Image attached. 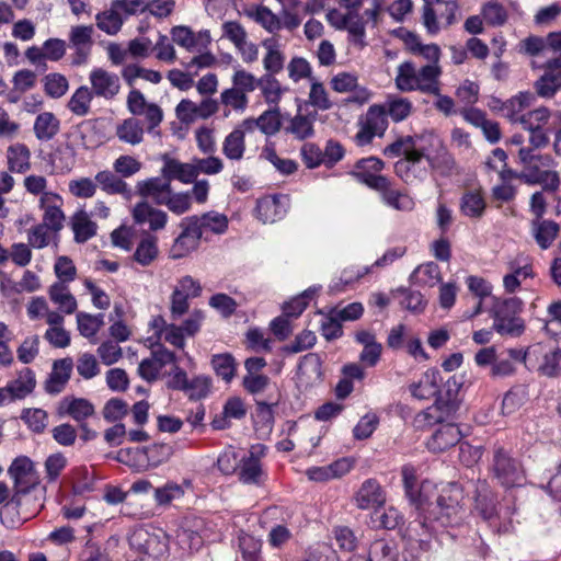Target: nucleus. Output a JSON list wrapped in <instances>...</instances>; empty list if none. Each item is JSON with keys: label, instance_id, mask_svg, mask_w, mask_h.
Instances as JSON below:
<instances>
[{"label": "nucleus", "instance_id": "f257e3e1", "mask_svg": "<svg viewBox=\"0 0 561 561\" xmlns=\"http://www.w3.org/2000/svg\"><path fill=\"white\" fill-rule=\"evenodd\" d=\"M405 495L415 510V518L409 525L411 539L425 542L438 527L458 525L462 518V507L459 504V490L456 485L444 489L438 495L434 485L423 481L417 485L416 468L404 465L401 469Z\"/></svg>", "mask_w": 561, "mask_h": 561}, {"label": "nucleus", "instance_id": "f03ea898", "mask_svg": "<svg viewBox=\"0 0 561 561\" xmlns=\"http://www.w3.org/2000/svg\"><path fill=\"white\" fill-rule=\"evenodd\" d=\"M524 302L518 297H492L489 314L493 319L492 329L502 336L519 337L526 330L524 319L519 316Z\"/></svg>", "mask_w": 561, "mask_h": 561}, {"label": "nucleus", "instance_id": "7ed1b4c3", "mask_svg": "<svg viewBox=\"0 0 561 561\" xmlns=\"http://www.w3.org/2000/svg\"><path fill=\"white\" fill-rule=\"evenodd\" d=\"M128 542L130 548L139 554L154 559L165 556L169 550V537L158 528H136L129 535Z\"/></svg>", "mask_w": 561, "mask_h": 561}, {"label": "nucleus", "instance_id": "20e7f679", "mask_svg": "<svg viewBox=\"0 0 561 561\" xmlns=\"http://www.w3.org/2000/svg\"><path fill=\"white\" fill-rule=\"evenodd\" d=\"M422 159H426L430 165L437 164L430 148L426 145L419 146L417 151H411L408 158L396 162V174L409 185L424 181L427 176V169L421 165Z\"/></svg>", "mask_w": 561, "mask_h": 561}, {"label": "nucleus", "instance_id": "39448f33", "mask_svg": "<svg viewBox=\"0 0 561 561\" xmlns=\"http://www.w3.org/2000/svg\"><path fill=\"white\" fill-rule=\"evenodd\" d=\"M491 470L493 478L504 488L522 485L525 479L520 462L502 447L494 449Z\"/></svg>", "mask_w": 561, "mask_h": 561}, {"label": "nucleus", "instance_id": "423d86ee", "mask_svg": "<svg viewBox=\"0 0 561 561\" xmlns=\"http://www.w3.org/2000/svg\"><path fill=\"white\" fill-rule=\"evenodd\" d=\"M266 454V447L262 444L251 446L247 456L241 457L237 471L238 479L247 485H264L267 473L263 468L261 458Z\"/></svg>", "mask_w": 561, "mask_h": 561}, {"label": "nucleus", "instance_id": "0eeeda50", "mask_svg": "<svg viewBox=\"0 0 561 561\" xmlns=\"http://www.w3.org/2000/svg\"><path fill=\"white\" fill-rule=\"evenodd\" d=\"M388 128V116L381 104L370 105L359 122V129L354 136L357 146L369 145L375 137H382Z\"/></svg>", "mask_w": 561, "mask_h": 561}, {"label": "nucleus", "instance_id": "6e6552de", "mask_svg": "<svg viewBox=\"0 0 561 561\" xmlns=\"http://www.w3.org/2000/svg\"><path fill=\"white\" fill-rule=\"evenodd\" d=\"M8 473L13 480V500L21 494L28 493L39 481L33 461L25 456L15 458L9 467Z\"/></svg>", "mask_w": 561, "mask_h": 561}, {"label": "nucleus", "instance_id": "1a4fd4ad", "mask_svg": "<svg viewBox=\"0 0 561 561\" xmlns=\"http://www.w3.org/2000/svg\"><path fill=\"white\" fill-rule=\"evenodd\" d=\"M195 222L196 220H192L190 217L180 221L181 232L174 239L170 249L172 259L185 257L198 249L202 236Z\"/></svg>", "mask_w": 561, "mask_h": 561}, {"label": "nucleus", "instance_id": "9d476101", "mask_svg": "<svg viewBox=\"0 0 561 561\" xmlns=\"http://www.w3.org/2000/svg\"><path fill=\"white\" fill-rule=\"evenodd\" d=\"M90 91L96 98L114 100L121 91L119 77L101 67L93 68L89 73Z\"/></svg>", "mask_w": 561, "mask_h": 561}, {"label": "nucleus", "instance_id": "9b49d317", "mask_svg": "<svg viewBox=\"0 0 561 561\" xmlns=\"http://www.w3.org/2000/svg\"><path fill=\"white\" fill-rule=\"evenodd\" d=\"M134 222L140 227H147L149 231H161L167 227L168 214L154 207L148 201H141L135 204L131 209Z\"/></svg>", "mask_w": 561, "mask_h": 561}, {"label": "nucleus", "instance_id": "f8f14e48", "mask_svg": "<svg viewBox=\"0 0 561 561\" xmlns=\"http://www.w3.org/2000/svg\"><path fill=\"white\" fill-rule=\"evenodd\" d=\"M383 162L376 158L369 157L359 160L355 165L353 175L368 187L378 191L383 190L387 186L388 178L379 174L383 169Z\"/></svg>", "mask_w": 561, "mask_h": 561}, {"label": "nucleus", "instance_id": "ddd939ff", "mask_svg": "<svg viewBox=\"0 0 561 561\" xmlns=\"http://www.w3.org/2000/svg\"><path fill=\"white\" fill-rule=\"evenodd\" d=\"M94 27L92 25L71 26L68 41L75 50L73 64L82 65L87 61L93 46Z\"/></svg>", "mask_w": 561, "mask_h": 561}, {"label": "nucleus", "instance_id": "4468645a", "mask_svg": "<svg viewBox=\"0 0 561 561\" xmlns=\"http://www.w3.org/2000/svg\"><path fill=\"white\" fill-rule=\"evenodd\" d=\"M322 363L316 353H308L301 357L296 373V383L299 389L307 390L321 382Z\"/></svg>", "mask_w": 561, "mask_h": 561}, {"label": "nucleus", "instance_id": "2eb2a0df", "mask_svg": "<svg viewBox=\"0 0 561 561\" xmlns=\"http://www.w3.org/2000/svg\"><path fill=\"white\" fill-rule=\"evenodd\" d=\"M426 144L437 146L438 136L426 131L421 135L401 137L388 145L383 149V153L390 158H396L401 154L408 158L411 151H417L419 146H425Z\"/></svg>", "mask_w": 561, "mask_h": 561}, {"label": "nucleus", "instance_id": "dca6fc26", "mask_svg": "<svg viewBox=\"0 0 561 561\" xmlns=\"http://www.w3.org/2000/svg\"><path fill=\"white\" fill-rule=\"evenodd\" d=\"M561 88V55L549 59L545 73L535 82V90L541 98H552Z\"/></svg>", "mask_w": 561, "mask_h": 561}, {"label": "nucleus", "instance_id": "f3484780", "mask_svg": "<svg viewBox=\"0 0 561 561\" xmlns=\"http://www.w3.org/2000/svg\"><path fill=\"white\" fill-rule=\"evenodd\" d=\"M161 160L163 162L161 175L167 178L170 184L174 180L180 181L183 184H190L197 179L193 160L190 163H185L170 157L169 154H163Z\"/></svg>", "mask_w": 561, "mask_h": 561}, {"label": "nucleus", "instance_id": "a211bd4d", "mask_svg": "<svg viewBox=\"0 0 561 561\" xmlns=\"http://www.w3.org/2000/svg\"><path fill=\"white\" fill-rule=\"evenodd\" d=\"M98 187L107 195H119L125 201L133 198V190L129 184L121 178L115 171L102 170L95 174Z\"/></svg>", "mask_w": 561, "mask_h": 561}, {"label": "nucleus", "instance_id": "6ab92c4d", "mask_svg": "<svg viewBox=\"0 0 561 561\" xmlns=\"http://www.w3.org/2000/svg\"><path fill=\"white\" fill-rule=\"evenodd\" d=\"M352 467L353 461L350 458H341L327 466L310 467L306 470V476L314 482H327L342 478L351 471Z\"/></svg>", "mask_w": 561, "mask_h": 561}, {"label": "nucleus", "instance_id": "aec40b11", "mask_svg": "<svg viewBox=\"0 0 561 561\" xmlns=\"http://www.w3.org/2000/svg\"><path fill=\"white\" fill-rule=\"evenodd\" d=\"M261 45L265 50L262 59L265 73H271L272 76L279 73L285 65L283 45L275 37L264 38Z\"/></svg>", "mask_w": 561, "mask_h": 561}, {"label": "nucleus", "instance_id": "412c9836", "mask_svg": "<svg viewBox=\"0 0 561 561\" xmlns=\"http://www.w3.org/2000/svg\"><path fill=\"white\" fill-rule=\"evenodd\" d=\"M317 113L304 114L299 108L297 113L290 117L284 127V131L291 135L294 139L305 140L313 137L314 122Z\"/></svg>", "mask_w": 561, "mask_h": 561}, {"label": "nucleus", "instance_id": "4be33fe9", "mask_svg": "<svg viewBox=\"0 0 561 561\" xmlns=\"http://www.w3.org/2000/svg\"><path fill=\"white\" fill-rule=\"evenodd\" d=\"M136 190L137 194L145 198L144 201L150 197L159 205V201L165 199L168 194L171 193L172 187L168 179L161 175L138 181Z\"/></svg>", "mask_w": 561, "mask_h": 561}, {"label": "nucleus", "instance_id": "5701e85b", "mask_svg": "<svg viewBox=\"0 0 561 561\" xmlns=\"http://www.w3.org/2000/svg\"><path fill=\"white\" fill-rule=\"evenodd\" d=\"M461 433L454 424L440 425L427 440L426 446L433 453H442L460 442Z\"/></svg>", "mask_w": 561, "mask_h": 561}, {"label": "nucleus", "instance_id": "b1692460", "mask_svg": "<svg viewBox=\"0 0 561 561\" xmlns=\"http://www.w3.org/2000/svg\"><path fill=\"white\" fill-rule=\"evenodd\" d=\"M238 552L242 561H263L262 546L260 538L240 530L234 540Z\"/></svg>", "mask_w": 561, "mask_h": 561}, {"label": "nucleus", "instance_id": "393cba45", "mask_svg": "<svg viewBox=\"0 0 561 561\" xmlns=\"http://www.w3.org/2000/svg\"><path fill=\"white\" fill-rule=\"evenodd\" d=\"M355 500L358 508L368 510L383 504L385 495L380 484L374 479H368L363 482Z\"/></svg>", "mask_w": 561, "mask_h": 561}, {"label": "nucleus", "instance_id": "a878e982", "mask_svg": "<svg viewBox=\"0 0 561 561\" xmlns=\"http://www.w3.org/2000/svg\"><path fill=\"white\" fill-rule=\"evenodd\" d=\"M72 362L69 358L58 359L46 381L45 389L50 394L60 393L70 378Z\"/></svg>", "mask_w": 561, "mask_h": 561}, {"label": "nucleus", "instance_id": "bb28decb", "mask_svg": "<svg viewBox=\"0 0 561 561\" xmlns=\"http://www.w3.org/2000/svg\"><path fill=\"white\" fill-rule=\"evenodd\" d=\"M192 220H196V226L201 231V236L204 233L213 232L215 234H222L228 229V217L218 211L211 210L202 215L188 216Z\"/></svg>", "mask_w": 561, "mask_h": 561}, {"label": "nucleus", "instance_id": "cd10ccee", "mask_svg": "<svg viewBox=\"0 0 561 561\" xmlns=\"http://www.w3.org/2000/svg\"><path fill=\"white\" fill-rule=\"evenodd\" d=\"M442 68L436 64H427L421 67L417 71L416 91L426 94H438L440 91L439 77Z\"/></svg>", "mask_w": 561, "mask_h": 561}, {"label": "nucleus", "instance_id": "c85d7f7f", "mask_svg": "<svg viewBox=\"0 0 561 561\" xmlns=\"http://www.w3.org/2000/svg\"><path fill=\"white\" fill-rule=\"evenodd\" d=\"M522 181L528 185L539 184L549 192H556L561 183L557 171H540L539 167L531 168L530 171H523Z\"/></svg>", "mask_w": 561, "mask_h": 561}, {"label": "nucleus", "instance_id": "c756f323", "mask_svg": "<svg viewBox=\"0 0 561 561\" xmlns=\"http://www.w3.org/2000/svg\"><path fill=\"white\" fill-rule=\"evenodd\" d=\"M535 94L531 92H519L517 95L501 103L500 110L503 115L512 123H519L522 112L529 107L535 101Z\"/></svg>", "mask_w": 561, "mask_h": 561}, {"label": "nucleus", "instance_id": "7c9ffc66", "mask_svg": "<svg viewBox=\"0 0 561 561\" xmlns=\"http://www.w3.org/2000/svg\"><path fill=\"white\" fill-rule=\"evenodd\" d=\"M60 130V122L51 112H43L35 117L33 131L37 140L49 141Z\"/></svg>", "mask_w": 561, "mask_h": 561}, {"label": "nucleus", "instance_id": "2f4dec72", "mask_svg": "<svg viewBox=\"0 0 561 561\" xmlns=\"http://www.w3.org/2000/svg\"><path fill=\"white\" fill-rule=\"evenodd\" d=\"M59 413L68 414L75 421L82 423L85 419L93 415V404L83 398H64L59 404Z\"/></svg>", "mask_w": 561, "mask_h": 561}, {"label": "nucleus", "instance_id": "473e14b6", "mask_svg": "<svg viewBox=\"0 0 561 561\" xmlns=\"http://www.w3.org/2000/svg\"><path fill=\"white\" fill-rule=\"evenodd\" d=\"M8 168L14 173H25L31 169V151L26 145L16 142L8 147Z\"/></svg>", "mask_w": 561, "mask_h": 561}, {"label": "nucleus", "instance_id": "72a5a7b5", "mask_svg": "<svg viewBox=\"0 0 561 561\" xmlns=\"http://www.w3.org/2000/svg\"><path fill=\"white\" fill-rule=\"evenodd\" d=\"M397 548L392 540L377 539L369 549V558L353 556L348 561H397Z\"/></svg>", "mask_w": 561, "mask_h": 561}, {"label": "nucleus", "instance_id": "f704fd0d", "mask_svg": "<svg viewBox=\"0 0 561 561\" xmlns=\"http://www.w3.org/2000/svg\"><path fill=\"white\" fill-rule=\"evenodd\" d=\"M511 3L500 0H490L481 9V16L491 26L504 25L510 16Z\"/></svg>", "mask_w": 561, "mask_h": 561}, {"label": "nucleus", "instance_id": "c9c22d12", "mask_svg": "<svg viewBox=\"0 0 561 561\" xmlns=\"http://www.w3.org/2000/svg\"><path fill=\"white\" fill-rule=\"evenodd\" d=\"M159 255L158 238L151 233L141 237L134 252V260L141 266H148Z\"/></svg>", "mask_w": 561, "mask_h": 561}, {"label": "nucleus", "instance_id": "e433bc0d", "mask_svg": "<svg viewBox=\"0 0 561 561\" xmlns=\"http://www.w3.org/2000/svg\"><path fill=\"white\" fill-rule=\"evenodd\" d=\"M48 295L49 299L58 306L61 312L72 314L77 310V299L69 291L68 285L54 283L48 289Z\"/></svg>", "mask_w": 561, "mask_h": 561}, {"label": "nucleus", "instance_id": "4c0bfd02", "mask_svg": "<svg viewBox=\"0 0 561 561\" xmlns=\"http://www.w3.org/2000/svg\"><path fill=\"white\" fill-rule=\"evenodd\" d=\"M257 88L261 90L265 102L271 107H279L278 104L286 89L282 87L275 76H272L271 73H264L259 78Z\"/></svg>", "mask_w": 561, "mask_h": 561}, {"label": "nucleus", "instance_id": "58836bf2", "mask_svg": "<svg viewBox=\"0 0 561 561\" xmlns=\"http://www.w3.org/2000/svg\"><path fill=\"white\" fill-rule=\"evenodd\" d=\"M23 185L27 193L35 196L41 195L39 205L61 201L58 194L47 191V180L43 175H27L23 181Z\"/></svg>", "mask_w": 561, "mask_h": 561}, {"label": "nucleus", "instance_id": "ea45409f", "mask_svg": "<svg viewBox=\"0 0 561 561\" xmlns=\"http://www.w3.org/2000/svg\"><path fill=\"white\" fill-rule=\"evenodd\" d=\"M442 279L439 266L434 262L419 265L410 275V283L415 286L433 287Z\"/></svg>", "mask_w": 561, "mask_h": 561}, {"label": "nucleus", "instance_id": "a19ab883", "mask_svg": "<svg viewBox=\"0 0 561 561\" xmlns=\"http://www.w3.org/2000/svg\"><path fill=\"white\" fill-rule=\"evenodd\" d=\"M378 192L381 194L383 203L397 210L411 211L415 206L414 199L407 193L393 190L389 180L386 188L378 190Z\"/></svg>", "mask_w": 561, "mask_h": 561}, {"label": "nucleus", "instance_id": "79ce46f5", "mask_svg": "<svg viewBox=\"0 0 561 561\" xmlns=\"http://www.w3.org/2000/svg\"><path fill=\"white\" fill-rule=\"evenodd\" d=\"M485 207L486 203L481 191H468L460 198V211L466 217L480 218Z\"/></svg>", "mask_w": 561, "mask_h": 561}, {"label": "nucleus", "instance_id": "37998d69", "mask_svg": "<svg viewBox=\"0 0 561 561\" xmlns=\"http://www.w3.org/2000/svg\"><path fill=\"white\" fill-rule=\"evenodd\" d=\"M135 451L144 455L150 467H158L172 457L174 448L171 444L154 443L144 448H136Z\"/></svg>", "mask_w": 561, "mask_h": 561}, {"label": "nucleus", "instance_id": "c03bdc74", "mask_svg": "<svg viewBox=\"0 0 561 561\" xmlns=\"http://www.w3.org/2000/svg\"><path fill=\"white\" fill-rule=\"evenodd\" d=\"M94 95L87 85H81L72 93L67 103V108L76 116H87L91 111V102Z\"/></svg>", "mask_w": 561, "mask_h": 561}, {"label": "nucleus", "instance_id": "a18cd8bd", "mask_svg": "<svg viewBox=\"0 0 561 561\" xmlns=\"http://www.w3.org/2000/svg\"><path fill=\"white\" fill-rule=\"evenodd\" d=\"M96 26L107 35H116L124 23L118 8H114V2L111 3V8L95 15Z\"/></svg>", "mask_w": 561, "mask_h": 561}, {"label": "nucleus", "instance_id": "49530a36", "mask_svg": "<svg viewBox=\"0 0 561 561\" xmlns=\"http://www.w3.org/2000/svg\"><path fill=\"white\" fill-rule=\"evenodd\" d=\"M417 71L412 61L407 60L401 62L397 68L394 78L396 88L401 92L416 91Z\"/></svg>", "mask_w": 561, "mask_h": 561}, {"label": "nucleus", "instance_id": "de8ad7c7", "mask_svg": "<svg viewBox=\"0 0 561 561\" xmlns=\"http://www.w3.org/2000/svg\"><path fill=\"white\" fill-rule=\"evenodd\" d=\"M35 385L34 373L30 368H24L7 387L11 392V399H23L34 390Z\"/></svg>", "mask_w": 561, "mask_h": 561}, {"label": "nucleus", "instance_id": "09e8293b", "mask_svg": "<svg viewBox=\"0 0 561 561\" xmlns=\"http://www.w3.org/2000/svg\"><path fill=\"white\" fill-rule=\"evenodd\" d=\"M245 139L239 130H231L222 141V153L230 161H240L245 153Z\"/></svg>", "mask_w": 561, "mask_h": 561}, {"label": "nucleus", "instance_id": "8fccbe9b", "mask_svg": "<svg viewBox=\"0 0 561 561\" xmlns=\"http://www.w3.org/2000/svg\"><path fill=\"white\" fill-rule=\"evenodd\" d=\"M537 148L531 146H522L518 150V162L525 168L524 171H530L535 167L549 168L553 164V159L550 154L537 153Z\"/></svg>", "mask_w": 561, "mask_h": 561}, {"label": "nucleus", "instance_id": "3c124183", "mask_svg": "<svg viewBox=\"0 0 561 561\" xmlns=\"http://www.w3.org/2000/svg\"><path fill=\"white\" fill-rule=\"evenodd\" d=\"M381 105L387 116L394 123L407 119L413 111L412 102L409 99L401 96L389 98Z\"/></svg>", "mask_w": 561, "mask_h": 561}, {"label": "nucleus", "instance_id": "603ef678", "mask_svg": "<svg viewBox=\"0 0 561 561\" xmlns=\"http://www.w3.org/2000/svg\"><path fill=\"white\" fill-rule=\"evenodd\" d=\"M116 136L123 142L138 145L144 139L142 125L136 118H127L116 127Z\"/></svg>", "mask_w": 561, "mask_h": 561}, {"label": "nucleus", "instance_id": "864d4df0", "mask_svg": "<svg viewBox=\"0 0 561 561\" xmlns=\"http://www.w3.org/2000/svg\"><path fill=\"white\" fill-rule=\"evenodd\" d=\"M256 213L263 222H274L284 215L285 209L282 207L280 198L272 196L257 201Z\"/></svg>", "mask_w": 561, "mask_h": 561}, {"label": "nucleus", "instance_id": "5fc2aeb1", "mask_svg": "<svg viewBox=\"0 0 561 561\" xmlns=\"http://www.w3.org/2000/svg\"><path fill=\"white\" fill-rule=\"evenodd\" d=\"M538 355H542L541 363L538 366V371L542 376L554 378L561 375V347L549 350Z\"/></svg>", "mask_w": 561, "mask_h": 561}, {"label": "nucleus", "instance_id": "6e6d98bb", "mask_svg": "<svg viewBox=\"0 0 561 561\" xmlns=\"http://www.w3.org/2000/svg\"><path fill=\"white\" fill-rule=\"evenodd\" d=\"M436 373H425L417 382L410 386L411 394L419 400H428L433 398L437 391Z\"/></svg>", "mask_w": 561, "mask_h": 561}, {"label": "nucleus", "instance_id": "4d7b16f0", "mask_svg": "<svg viewBox=\"0 0 561 561\" xmlns=\"http://www.w3.org/2000/svg\"><path fill=\"white\" fill-rule=\"evenodd\" d=\"M190 480H184L183 484L168 482L163 486L154 489V500L160 505H167L174 500L181 499L185 493V488H191Z\"/></svg>", "mask_w": 561, "mask_h": 561}, {"label": "nucleus", "instance_id": "13d9d810", "mask_svg": "<svg viewBox=\"0 0 561 561\" xmlns=\"http://www.w3.org/2000/svg\"><path fill=\"white\" fill-rule=\"evenodd\" d=\"M71 226L75 240L79 243L88 241L96 233V225L84 211H79L73 216Z\"/></svg>", "mask_w": 561, "mask_h": 561}, {"label": "nucleus", "instance_id": "bf43d9fd", "mask_svg": "<svg viewBox=\"0 0 561 561\" xmlns=\"http://www.w3.org/2000/svg\"><path fill=\"white\" fill-rule=\"evenodd\" d=\"M43 88L47 96L51 99H60L69 89L68 79L58 72H51L43 78Z\"/></svg>", "mask_w": 561, "mask_h": 561}, {"label": "nucleus", "instance_id": "052dcab7", "mask_svg": "<svg viewBox=\"0 0 561 561\" xmlns=\"http://www.w3.org/2000/svg\"><path fill=\"white\" fill-rule=\"evenodd\" d=\"M550 117V111L547 107L541 106L523 114L519 118V124L525 130L545 129Z\"/></svg>", "mask_w": 561, "mask_h": 561}, {"label": "nucleus", "instance_id": "680f3d73", "mask_svg": "<svg viewBox=\"0 0 561 561\" xmlns=\"http://www.w3.org/2000/svg\"><path fill=\"white\" fill-rule=\"evenodd\" d=\"M77 324L80 334L87 339H92L104 324L103 314H90L87 312L77 313Z\"/></svg>", "mask_w": 561, "mask_h": 561}, {"label": "nucleus", "instance_id": "e2e57ef3", "mask_svg": "<svg viewBox=\"0 0 561 561\" xmlns=\"http://www.w3.org/2000/svg\"><path fill=\"white\" fill-rule=\"evenodd\" d=\"M259 129L266 136L276 135L282 128L279 107H271L257 117Z\"/></svg>", "mask_w": 561, "mask_h": 561}, {"label": "nucleus", "instance_id": "0e129e2a", "mask_svg": "<svg viewBox=\"0 0 561 561\" xmlns=\"http://www.w3.org/2000/svg\"><path fill=\"white\" fill-rule=\"evenodd\" d=\"M535 239L539 247L543 250L548 249L559 232V225L552 220H542L535 224Z\"/></svg>", "mask_w": 561, "mask_h": 561}, {"label": "nucleus", "instance_id": "69168bd1", "mask_svg": "<svg viewBox=\"0 0 561 561\" xmlns=\"http://www.w3.org/2000/svg\"><path fill=\"white\" fill-rule=\"evenodd\" d=\"M211 366L218 377L226 382H230L236 375V360L232 355L217 354L211 358Z\"/></svg>", "mask_w": 561, "mask_h": 561}, {"label": "nucleus", "instance_id": "338daca9", "mask_svg": "<svg viewBox=\"0 0 561 561\" xmlns=\"http://www.w3.org/2000/svg\"><path fill=\"white\" fill-rule=\"evenodd\" d=\"M159 205L165 206L171 213L175 215H183L188 211L192 207L190 192H179L168 194L165 199L159 201Z\"/></svg>", "mask_w": 561, "mask_h": 561}, {"label": "nucleus", "instance_id": "774afa93", "mask_svg": "<svg viewBox=\"0 0 561 561\" xmlns=\"http://www.w3.org/2000/svg\"><path fill=\"white\" fill-rule=\"evenodd\" d=\"M476 510L486 520L493 518L496 514L494 499L485 483H482L477 490Z\"/></svg>", "mask_w": 561, "mask_h": 561}]
</instances>
